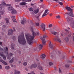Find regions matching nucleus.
<instances>
[{"label":"nucleus","instance_id":"nucleus-54","mask_svg":"<svg viewBox=\"0 0 74 74\" xmlns=\"http://www.w3.org/2000/svg\"><path fill=\"white\" fill-rule=\"evenodd\" d=\"M25 70H26V71H27V69L26 68H25Z\"/></svg>","mask_w":74,"mask_h":74},{"label":"nucleus","instance_id":"nucleus-52","mask_svg":"<svg viewBox=\"0 0 74 74\" xmlns=\"http://www.w3.org/2000/svg\"><path fill=\"white\" fill-rule=\"evenodd\" d=\"M18 53H21V51H18Z\"/></svg>","mask_w":74,"mask_h":74},{"label":"nucleus","instance_id":"nucleus-10","mask_svg":"<svg viewBox=\"0 0 74 74\" xmlns=\"http://www.w3.org/2000/svg\"><path fill=\"white\" fill-rule=\"evenodd\" d=\"M0 61L1 62H2V63H3V64H5V65H7V62L3 61V60H2V59H1V57H0Z\"/></svg>","mask_w":74,"mask_h":74},{"label":"nucleus","instance_id":"nucleus-53","mask_svg":"<svg viewBox=\"0 0 74 74\" xmlns=\"http://www.w3.org/2000/svg\"><path fill=\"white\" fill-rule=\"evenodd\" d=\"M61 35L62 36H63V34L61 33Z\"/></svg>","mask_w":74,"mask_h":74},{"label":"nucleus","instance_id":"nucleus-31","mask_svg":"<svg viewBox=\"0 0 74 74\" xmlns=\"http://www.w3.org/2000/svg\"><path fill=\"white\" fill-rule=\"evenodd\" d=\"M46 15H47V14L44 13L42 15V17H44V16H46Z\"/></svg>","mask_w":74,"mask_h":74},{"label":"nucleus","instance_id":"nucleus-34","mask_svg":"<svg viewBox=\"0 0 74 74\" xmlns=\"http://www.w3.org/2000/svg\"><path fill=\"white\" fill-rule=\"evenodd\" d=\"M49 64L50 66H52L53 64V63L51 62H49Z\"/></svg>","mask_w":74,"mask_h":74},{"label":"nucleus","instance_id":"nucleus-51","mask_svg":"<svg viewBox=\"0 0 74 74\" xmlns=\"http://www.w3.org/2000/svg\"><path fill=\"white\" fill-rule=\"evenodd\" d=\"M8 58L9 60H10V59H11V58H9V56H8Z\"/></svg>","mask_w":74,"mask_h":74},{"label":"nucleus","instance_id":"nucleus-19","mask_svg":"<svg viewBox=\"0 0 74 74\" xmlns=\"http://www.w3.org/2000/svg\"><path fill=\"white\" fill-rule=\"evenodd\" d=\"M26 3L25 2H22L20 3V5H26Z\"/></svg>","mask_w":74,"mask_h":74},{"label":"nucleus","instance_id":"nucleus-33","mask_svg":"<svg viewBox=\"0 0 74 74\" xmlns=\"http://www.w3.org/2000/svg\"><path fill=\"white\" fill-rule=\"evenodd\" d=\"M5 68L6 70H8V69H10V67L8 66H6Z\"/></svg>","mask_w":74,"mask_h":74},{"label":"nucleus","instance_id":"nucleus-7","mask_svg":"<svg viewBox=\"0 0 74 74\" xmlns=\"http://www.w3.org/2000/svg\"><path fill=\"white\" fill-rule=\"evenodd\" d=\"M40 27L41 29H42L43 31L45 30V24L42 23L40 25Z\"/></svg>","mask_w":74,"mask_h":74},{"label":"nucleus","instance_id":"nucleus-41","mask_svg":"<svg viewBox=\"0 0 74 74\" xmlns=\"http://www.w3.org/2000/svg\"><path fill=\"white\" fill-rule=\"evenodd\" d=\"M16 39V38H15V36H14L13 37V40H15Z\"/></svg>","mask_w":74,"mask_h":74},{"label":"nucleus","instance_id":"nucleus-28","mask_svg":"<svg viewBox=\"0 0 74 74\" xmlns=\"http://www.w3.org/2000/svg\"><path fill=\"white\" fill-rule=\"evenodd\" d=\"M28 9L29 11L32 12L33 11V8H30Z\"/></svg>","mask_w":74,"mask_h":74},{"label":"nucleus","instance_id":"nucleus-4","mask_svg":"<svg viewBox=\"0 0 74 74\" xmlns=\"http://www.w3.org/2000/svg\"><path fill=\"white\" fill-rule=\"evenodd\" d=\"M18 40L19 43H20L21 44L24 45V44H26V40L25 39L23 33H22L21 35L18 37Z\"/></svg>","mask_w":74,"mask_h":74},{"label":"nucleus","instance_id":"nucleus-60","mask_svg":"<svg viewBox=\"0 0 74 74\" xmlns=\"http://www.w3.org/2000/svg\"><path fill=\"white\" fill-rule=\"evenodd\" d=\"M41 2H42L43 1V0H40Z\"/></svg>","mask_w":74,"mask_h":74},{"label":"nucleus","instance_id":"nucleus-38","mask_svg":"<svg viewBox=\"0 0 74 74\" xmlns=\"http://www.w3.org/2000/svg\"><path fill=\"white\" fill-rule=\"evenodd\" d=\"M59 4H60V5H63V3H62V2H59Z\"/></svg>","mask_w":74,"mask_h":74},{"label":"nucleus","instance_id":"nucleus-30","mask_svg":"<svg viewBox=\"0 0 74 74\" xmlns=\"http://www.w3.org/2000/svg\"><path fill=\"white\" fill-rule=\"evenodd\" d=\"M3 27H4V28H5V29H7L8 28V27L7 26H6L5 25H4L3 26Z\"/></svg>","mask_w":74,"mask_h":74},{"label":"nucleus","instance_id":"nucleus-36","mask_svg":"<svg viewBox=\"0 0 74 74\" xmlns=\"http://www.w3.org/2000/svg\"><path fill=\"white\" fill-rule=\"evenodd\" d=\"M48 11V10H45L44 13L45 14H47Z\"/></svg>","mask_w":74,"mask_h":74},{"label":"nucleus","instance_id":"nucleus-45","mask_svg":"<svg viewBox=\"0 0 74 74\" xmlns=\"http://www.w3.org/2000/svg\"><path fill=\"white\" fill-rule=\"evenodd\" d=\"M65 31L66 32H68V33H69V30L67 29H65Z\"/></svg>","mask_w":74,"mask_h":74},{"label":"nucleus","instance_id":"nucleus-20","mask_svg":"<svg viewBox=\"0 0 74 74\" xmlns=\"http://www.w3.org/2000/svg\"><path fill=\"white\" fill-rule=\"evenodd\" d=\"M38 69L40 70H43L42 66H38Z\"/></svg>","mask_w":74,"mask_h":74},{"label":"nucleus","instance_id":"nucleus-27","mask_svg":"<svg viewBox=\"0 0 74 74\" xmlns=\"http://www.w3.org/2000/svg\"><path fill=\"white\" fill-rule=\"evenodd\" d=\"M19 1H21V0H22L23 1H25L26 2H27V1H31V0H18Z\"/></svg>","mask_w":74,"mask_h":74},{"label":"nucleus","instance_id":"nucleus-57","mask_svg":"<svg viewBox=\"0 0 74 74\" xmlns=\"http://www.w3.org/2000/svg\"><path fill=\"white\" fill-rule=\"evenodd\" d=\"M67 29L68 30H70V28L69 27H68Z\"/></svg>","mask_w":74,"mask_h":74},{"label":"nucleus","instance_id":"nucleus-61","mask_svg":"<svg viewBox=\"0 0 74 74\" xmlns=\"http://www.w3.org/2000/svg\"><path fill=\"white\" fill-rule=\"evenodd\" d=\"M18 63H21V61H19L18 62Z\"/></svg>","mask_w":74,"mask_h":74},{"label":"nucleus","instance_id":"nucleus-17","mask_svg":"<svg viewBox=\"0 0 74 74\" xmlns=\"http://www.w3.org/2000/svg\"><path fill=\"white\" fill-rule=\"evenodd\" d=\"M26 20H21V24L22 25H24L25 23H26Z\"/></svg>","mask_w":74,"mask_h":74},{"label":"nucleus","instance_id":"nucleus-55","mask_svg":"<svg viewBox=\"0 0 74 74\" xmlns=\"http://www.w3.org/2000/svg\"><path fill=\"white\" fill-rule=\"evenodd\" d=\"M59 0H53V1H59Z\"/></svg>","mask_w":74,"mask_h":74},{"label":"nucleus","instance_id":"nucleus-44","mask_svg":"<svg viewBox=\"0 0 74 74\" xmlns=\"http://www.w3.org/2000/svg\"><path fill=\"white\" fill-rule=\"evenodd\" d=\"M47 37V36H46V35H44L43 37V38H45Z\"/></svg>","mask_w":74,"mask_h":74},{"label":"nucleus","instance_id":"nucleus-9","mask_svg":"<svg viewBox=\"0 0 74 74\" xmlns=\"http://www.w3.org/2000/svg\"><path fill=\"white\" fill-rule=\"evenodd\" d=\"M54 41H58L59 42H61V40L60 39H59L58 36H56L55 38H54Z\"/></svg>","mask_w":74,"mask_h":74},{"label":"nucleus","instance_id":"nucleus-50","mask_svg":"<svg viewBox=\"0 0 74 74\" xmlns=\"http://www.w3.org/2000/svg\"><path fill=\"white\" fill-rule=\"evenodd\" d=\"M71 8H73V9H74V6H72L71 7Z\"/></svg>","mask_w":74,"mask_h":74},{"label":"nucleus","instance_id":"nucleus-15","mask_svg":"<svg viewBox=\"0 0 74 74\" xmlns=\"http://www.w3.org/2000/svg\"><path fill=\"white\" fill-rule=\"evenodd\" d=\"M52 34H53L54 36H56L57 34H58V32H50Z\"/></svg>","mask_w":74,"mask_h":74},{"label":"nucleus","instance_id":"nucleus-18","mask_svg":"<svg viewBox=\"0 0 74 74\" xmlns=\"http://www.w3.org/2000/svg\"><path fill=\"white\" fill-rule=\"evenodd\" d=\"M46 56L44 54H42V56H41V58L42 59H44L45 58Z\"/></svg>","mask_w":74,"mask_h":74},{"label":"nucleus","instance_id":"nucleus-14","mask_svg":"<svg viewBox=\"0 0 74 74\" xmlns=\"http://www.w3.org/2000/svg\"><path fill=\"white\" fill-rule=\"evenodd\" d=\"M13 21L14 22H16V21L15 19V17L14 16H12L11 17Z\"/></svg>","mask_w":74,"mask_h":74},{"label":"nucleus","instance_id":"nucleus-64","mask_svg":"<svg viewBox=\"0 0 74 74\" xmlns=\"http://www.w3.org/2000/svg\"><path fill=\"white\" fill-rule=\"evenodd\" d=\"M11 74H14V73H13V72H12V73H11Z\"/></svg>","mask_w":74,"mask_h":74},{"label":"nucleus","instance_id":"nucleus-22","mask_svg":"<svg viewBox=\"0 0 74 74\" xmlns=\"http://www.w3.org/2000/svg\"><path fill=\"white\" fill-rule=\"evenodd\" d=\"M66 20L68 22H69V21H70V17L68 16L67 18H66Z\"/></svg>","mask_w":74,"mask_h":74},{"label":"nucleus","instance_id":"nucleus-1","mask_svg":"<svg viewBox=\"0 0 74 74\" xmlns=\"http://www.w3.org/2000/svg\"><path fill=\"white\" fill-rule=\"evenodd\" d=\"M38 26L40 25L39 23H36L35 24H34L32 22H31V25L30 27V29L32 32V35L33 36H31L30 34H25V35L26 37V38L27 40V41L28 43L30 45L32 44L33 43V40L34 39V37H35L36 35H40V34L39 33V32L38 31V32L36 34L35 33V32H33V27L34 26Z\"/></svg>","mask_w":74,"mask_h":74},{"label":"nucleus","instance_id":"nucleus-8","mask_svg":"<svg viewBox=\"0 0 74 74\" xmlns=\"http://www.w3.org/2000/svg\"><path fill=\"white\" fill-rule=\"evenodd\" d=\"M13 34V30L11 29H9L8 32V36Z\"/></svg>","mask_w":74,"mask_h":74},{"label":"nucleus","instance_id":"nucleus-24","mask_svg":"<svg viewBox=\"0 0 74 74\" xmlns=\"http://www.w3.org/2000/svg\"><path fill=\"white\" fill-rule=\"evenodd\" d=\"M69 40V38L68 37H66L65 38V41H68Z\"/></svg>","mask_w":74,"mask_h":74},{"label":"nucleus","instance_id":"nucleus-5","mask_svg":"<svg viewBox=\"0 0 74 74\" xmlns=\"http://www.w3.org/2000/svg\"><path fill=\"white\" fill-rule=\"evenodd\" d=\"M40 39L42 41V45H40L38 46V49L39 50H41L42 47H43V45H45V43H46V41L45 40V39L43 38L42 37H40Z\"/></svg>","mask_w":74,"mask_h":74},{"label":"nucleus","instance_id":"nucleus-23","mask_svg":"<svg viewBox=\"0 0 74 74\" xmlns=\"http://www.w3.org/2000/svg\"><path fill=\"white\" fill-rule=\"evenodd\" d=\"M4 11H0V15H3L4 14Z\"/></svg>","mask_w":74,"mask_h":74},{"label":"nucleus","instance_id":"nucleus-63","mask_svg":"<svg viewBox=\"0 0 74 74\" xmlns=\"http://www.w3.org/2000/svg\"><path fill=\"white\" fill-rule=\"evenodd\" d=\"M58 53H61V52H60V51H58Z\"/></svg>","mask_w":74,"mask_h":74},{"label":"nucleus","instance_id":"nucleus-43","mask_svg":"<svg viewBox=\"0 0 74 74\" xmlns=\"http://www.w3.org/2000/svg\"><path fill=\"white\" fill-rule=\"evenodd\" d=\"M59 72L60 73H62V71H61L60 68H59Z\"/></svg>","mask_w":74,"mask_h":74},{"label":"nucleus","instance_id":"nucleus-6","mask_svg":"<svg viewBox=\"0 0 74 74\" xmlns=\"http://www.w3.org/2000/svg\"><path fill=\"white\" fill-rule=\"evenodd\" d=\"M66 9L68 11H69L70 12L69 15L70 14V16H71L73 17V10L71 9L70 7H69L68 6H66L65 7Z\"/></svg>","mask_w":74,"mask_h":74},{"label":"nucleus","instance_id":"nucleus-13","mask_svg":"<svg viewBox=\"0 0 74 74\" xmlns=\"http://www.w3.org/2000/svg\"><path fill=\"white\" fill-rule=\"evenodd\" d=\"M39 11V8H38L37 9L35 10L34 11V12L35 14H37Z\"/></svg>","mask_w":74,"mask_h":74},{"label":"nucleus","instance_id":"nucleus-47","mask_svg":"<svg viewBox=\"0 0 74 74\" xmlns=\"http://www.w3.org/2000/svg\"><path fill=\"white\" fill-rule=\"evenodd\" d=\"M49 15H50V16H52V14L51 13V14H50Z\"/></svg>","mask_w":74,"mask_h":74},{"label":"nucleus","instance_id":"nucleus-58","mask_svg":"<svg viewBox=\"0 0 74 74\" xmlns=\"http://www.w3.org/2000/svg\"><path fill=\"white\" fill-rule=\"evenodd\" d=\"M38 20V21H40V19L39 18H37Z\"/></svg>","mask_w":74,"mask_h":74},{"label":"nucleus","instance_id":"nucleus-12","mask_svg":"<svg viewBox=\"0 0 74 74\" xmlns=\"http://www.w3.org/2000/svg\"><path fill=\"white\" fill-rule=\"evenodd\" d=\"M37 67V64H33L31 66V69L32 68H36Z\"/></svg>","mask_w":74,"mask_h":74},{"label":"nucleus","instance_id":"nucleus-46","mask_svg":"<svg viewBox=\"0 0 74 74\" xmlns=\"http://www.w3.org/2000/svg\"><path fill=\"white\" fill-rule=\"evenodd\" d=\"M2 15H1V14H0V19H1V18H2V16H1Z\"/></svg>","mask_w":74,"mask_h":74},{"label":"nucleus","instance_id":"nucleus-3","mask_svg":"<svg viewBox=\"0 0 74 74\" xmlns=\"http://www.w3.org/2000/svg\"><path fill=\"white\" fill-rule=\"evenodd\" d=\"M4 49V50L0 47V51L1 52L0 53V55L1 56L3 57V59H4V60H6L7 57H6L4 55L3 53H4L6 55H8V47H6L5 49Z\"/></svg>","mask_w":74,"mask_h":74},{"label":"nucleus","instance_id":"nucleus-62","mask_svg":"<svg viewBox=\"0 0 74 74\" xmlns=\"http://www.w3.org/2000/svg\"><path fill=\"white\" fill-rule=\"evenodd\" d=\"M34 4H31V5H34Z\"/></svg>","mask_w":74,"mask_h":74},{"label":"nucleus","instance_id":"nucleus-59","mask_svg":"<svg viewBox=\"0 0 74 74\" xmlns=\"http://www.w3.org/2000/svg\"><path fill=\"white\" fill-rule=\"evenodd\" d=\"M14 31H15V27L13 28Z\"/></svg>","mask_w":74,"mask_h":74},{"label":"nucleus","instance_id":"nucleus-26","mask_svg":"<svg viewBox=\"0 0 74 74\" xmlns=\"http://www.w3.org/2000/svg\"><path fill=\"white\" fill-rule=\"evenodd\" d=\"M11 48L12 49H14V45L13 44H11Z\"/></svg>","mask_w":74,"mask_h":74},{"label":"nucleus","instance_id":"nucleus-37","mask_svg":"<svg viewBox=\"0 0 74 74\" xmlns=\"http://www.w3.org/2000/svg\"><path fill=\"white\" fill-rule=\"evenodd\" d=\"M56 18H58V19H60V16L59 15H58L56 16Z\"/></svg>","mask_w":74,"mask_h":74},{"label":"nucleus","instance_id":"nucleus-42","mask_svg":"<svg viewBox=\"0 0 74 74\" xmlns=\"http://www.w3.org/2000/svg\"><path fill=\"white\" fill-rule=\"evenodd\" d=\"M15 2L18 3V2H19V0H15Z\"/></svg>","mask_w":74,"mask_h":74},{"label":"nucleus","instance_id":"nucleus-49","mask_svg":"<svg viewBox=\"0 0 74 74\" xmlns=\"http://www.w3.org/2000/svg\"><path fill=\"white\" fill-rule=\"evenodd\" d=\"M0 69H2V66H1V65H0Z\"/></svg>","mask_w":74,"mask_h":74},{"label":"nucleus","instance_id":"nucleus-40","mask_svg":"<svg viewBox=\"0 0 74 74\" xmlns=\"http://www.w3.org/2000/svg\"><path fill=\"white\" fill-rule=\"evenodd\" d=\"M65 66L66 67H69V65L68 64H66Z\"/></svg>","mask_w":74,"mask_h":74},{"label":"nucleus","instance_id":"nucleus-21","mask_svg":"<svg viewBox=\"0 0 74 74\" xmlns=\"http://www.w3.org/2000/svg\"><path fill=\"white\" fill-rule=\"evenodd\" d=\"M6 22V23H9L10 22L9 21V19L8 18H5Z\"/></svg>","mask_w":74,"mask_h":74},{"label":"nucleus","instance_id":"nucleus-16","mask_svg":"<svg viewBox=\"0 0 74 74\" xmlns=\"http://www.w3.org/2000/svg\"><path fill=\"white\" fill-rule=\"evenodd\" d=\"M14 73L15 74H21L20 71L16 70H15L14 71Z\"/></svg>","mask_w":74,"mask_h":74},{"label":"nucleus","instance_id":"nucleus-11","mask_svg":"<svg viewBox=\"0 0 74 74\" xmlns=\"http://www.w3.org/2000/svg\"><path fill=\"white\" fill-rule=\"evenodd\" d=\"M49 46L51 49H53V44L52 43H51V41H50L49 43Z\"/></svg>","mask_w":74,"mask_h":74},{"label":"nucleus","instance_id":"nucleus-32","mask_svg":"<svg viewBox=\"0 0 74 74\" xmlns=\"http://www.w3.org/2000/svg\"><path fill=\"white\" fill-rule=\"evenodd\" d=\"M27 63L26 62H24L23 63V65L24 66H26L27 65Z\"/></svg>","mask_w":74,"mask_h":74},{"label":"nucleus","instance_id":"nucleus-48","mask_svg":"<svg viewBox=\"0 0 74 74\" xmlns=\"http://www.w3.org/2000/svg\"><path fill=\"white\" fill-rule=\"evenodd\" d=\"M2 45V42H0V45Z\"/></svg>","mask_w":74,"mask_h":74},{"label":"nucleus","instance_id":"nucleus-56","mask_svg":"<svg viewBox=\"0 0 74 74\" xmlns=\"http://www.w3.org/2000/svg\"><path fill=\"white\" fill-rule=\"evenodd\" d=\"M11 67H13V65L12 64H11Z\"/></svg>","mask_w":74,"mask_h":74},{"label":"nucleus","instance_id":"nucleus-39","mask_svg":"<svg viewBox=\"0 0 74 74\" xmlns=\"http://www.w3.org/2000/svg\"><path fill=\"white\" fill-rule=\"evenodd\" d=\"M52 26V24H49V27H51Z\"/></svg>","mask_w":74,"mask_h":74},{"label":"nucleus","instance_id":"nucleus-29","mask_svg":"<svg viewBox=\"0 0 74 74\" xmlns=\"http://www.w3.org/2000/svg\"><path fill=\"white\" fill-rule=\"evenodd\" d=\"M40 15H41V14H40L39 13L37 15V16H36L37 18H39V16H40Z\"/></svg>","mask_w":74,"mask_h":74},{"label":"nucleus","instance_id":"nucleus-2","mask_svg":"<svg viewBox=\"0 0 74 74\" xmlns=\"http://www.w3.org/2000/svg\"><path fill=\"white\" fill-rule=\"evenodd\" d=\"M11 4H7L5 2H3L1 4H0V6H1V8H2V6H9L8 7V9L9 11H12V14H16V11L14 10V9L12 6H11Z\"/></svg>","mask_w":74,"mask_h":74},{"label":"nucleus","instance_id":"nucleus-35","mask_svg":"<svg viewBox=\"0 0 74 74\" xmlns=\"http://www.w3.org/2000/svg\"><path fill=\"white\" fill-rule=\"evenodd\" d=\"M13 54H12V53H9V56H12V55Z\"/></svg>","mask_w":74,"mask_h":74},{"label":"nucleus","instance_id":"nucleus-25","mask_svg":"<svg viewBox=\"0 0 74 74\" xmlns=\"http://www.w3.org/2000/svg\"><path fill=\"white\" fill-rule=\"evenodd\" d=\"M14 58H12L11 60H10V61H9V63H12V62H14Z\"/></svg>","mask_w":74,"mask_h":74}]
</instances>
